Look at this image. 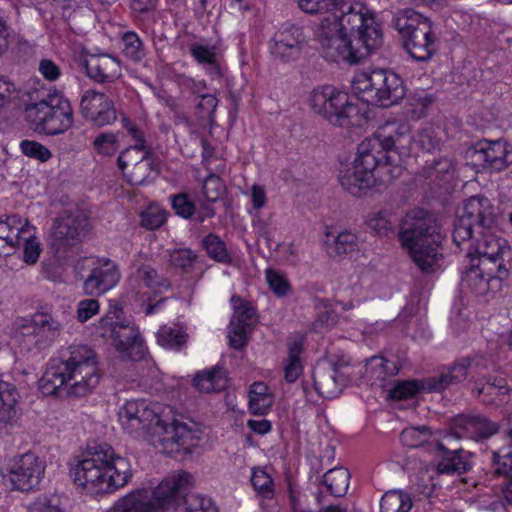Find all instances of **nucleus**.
Segmentation results:
<instances>
[{
  "label": "nucleus",
  "mask_w": 512,
  "mask_h": 512,
  "mask_svg": "<svg viewBox=\"0 0 512 512\" xmlns=\"http://www.w3.org/2000/svg\"><path fill=\"white\" fill-rule=\"evenodd\" d=\"M347 364L326 363L318 365L313 372L314 387L324 398L337 397L351 380Z\"/></svg>",
  "instance_id": "obj_20"
},
{
  "label": "nucleus",
  "mask_w": 512,
  "mask_h": 512,
  "mask_svg": "<svg viewBox=\"0 0 512 512\" xmlns=\"http://www.w3.org/2000/svg\"><path fill=\"white\" fill-rule=\"evenodd\" d=\"M350 473L346 468L338 467L330 469L323 475L321 484L326 487L330 495L343 497L348 490Z\"/></svg>",
  "instance_id": "obj_37"
},
{
  "label": "nucleus",
  "mask_w": 512,
  "mask_h": 512,
  "mask_svg": "<svg viewBox=\"0 0 512 512\" xmlns=\"http://www.w3.org/2000/svg\"><path fill=\"white\" fill-rule=\"evenodd\" d=\"M431 439L432 432L425 425L408 427L400 434L402 444L410 448H418L430 444Z\"/></svg>",
  "instance_id": "obj_47"
},
{
  "label": "nucleus",
  "mask_w": 512,
  "mask_h": 512,
  "mask_svg": "<svg viewBox=\"0 0 512 512\" xmlns=\"http://www.w3.org/2000/svg\"><path fill=\"white\" fill-rule=\"evenodd\" d=\"M144 154H152L151 149H140L138 146H129L125 148L117 158V166L119 170L122 173L128 171L131 167L142 160V158H144Z\"/></svg>",
  "instance_id": "obj_53"
},
{
  "label": "nucleus",
  "mask_w": 512,
  "mask_h": 512,
  "mask_svg": "<svg viewBox=\"0 0 512 512\" xmlns=\"http://www.w3.org/2000/svg\"><path fill=\"white\" fill-rule=\"evenodd\" d=\"M121 278L118 265L110 259H101L92 268L83 283L84 293L98 297L116 286Z\"/></svg>",
  "instance_id": "obj_22"
},
{
  "label": "nucleus",
  "mask_w": 512,
  "mask_h": 512,
  "mask_svg": "<svg viewBox=\"0 0 512 512\" xmlns=\"http://www.w3.org/2000/svg\"><path fill=\"white\" fill-rule=\"evenodd\" d=\"M118 418L126 433L134 437L146 434L159 436L165 447L175 444L188 450L197 446L203 435L200 425L194 421L174 419L166 423L144 400L127 401L119 409Z\"/></svg>",
  "instance_id": "obj_2"
},
{
  "label": "nucleus",
  "mask_w": 512,
  "mask_h": 512,
  "mask_svg": "<svg viewBox=\"0 0 512 512\" xmlns=\"http://www.w3.org/2000/svg\"><path fill=\"white\" fill-rule=\"evenodd\" d=\"M166 222L165 210L151 206L141 214V225L149 230H155Z\"/></svg>",
  "instance_id": "obj_64"
},
{
  "label": "nucleus",
  "mask_w": 512,
  "mask_h": 512,
  "mask_svg": "<svg viewBox=\"0 0 512 512\" xmlns=\"http://www.w3.org/2000/svg\"><path fill=\"white\" fill-rule=\"evenodd\" d=\"M273 399L263 382H255L249 390V409L252 414L265 415L272 406Z\"/></svg>",
  "instance_id": "obj_41"
},
{
  "label": "nucleus",
  "mask_w": 512,
  "mask_h": 512,
  "mask_svg": "<svg viewBox=\"0 0 512 512\" xmlns=\"http://www.w3.org/2000/svg\"><path fill=\"white\" fill-rule=\"evenodd\" d=\"M192 57L201 65L209 66V74L221 77L222 72L217 61V53L215 46H206L201 44H191L189 47Z\"/></svg>",
  "instance_id": "obj_43"
},
{
  "label": "nucleus",
  "mask_w": 512,
  "mask_h": 512,
  "mask_svg": "<svg viewBox=\"0 0 512 512\" xmlns=\"http://www.w3.org/2000/svg\"><path fill=\"white\" fill-rule=\"evenodd\" d=\"M28 220L19 215H8L3 219L0 217V253L5 249L19 248V239L21 237H30Z\"/></svg>",
  "instance_id": "obj_29"
},
{
  "label": "nucleus",
  "mask_w": 512,
  "mask_h": 512,
  "mask_svg": "<svg viewBox=\"0 0 512 512\" xmlns=\"http://www.w3.org/2000/svg\"><path fill=\"white\" fill-rule=\"evenodd\" d=\"M70 476L78 486L108 494L126 486L132 478V470L127 458L117 455L110 445L101 444L71 466Z\"/></svg>",
  "instance_id": "obj_3"
},
{
  "label": "nucleus",
  "mask_w": 512,
  "mask_h": 512,
  "mask_svg": "<svg viewBox=\"0 0 512 512\" xmlns=\"http://www.w3.org/2000/svg\"><path fill=\"white\" fill-rule=\"evenodd\" d=\"M202 193L209 202L218 201L224 193V185L215 174H210L203 182Z\"/></svg>",
  "instance_id": "obj_62"
},
{
  "label": "nucleus",
  "mask_w": 512,
  "mask_h": 512,
  "mask_svg": "<svg viewBox=\"0 0 512 512\" xmlns=\"http://www.w3.org/2000/svg\"><path fill=\"white\" fill-rule=\"evenodd\" d=\"M158 343L169 349L179 348L187 341V334L178 327L162 326L157 333Z\"/></svg>",
  "instance_id": "obj_50"
},
{
  "label": "nucleus",
  "mask_w": 512,
  "mask_h": 512,
  "mask_svg": "<svg viewBox=\"0 0 512 512\" xmlns=\"http://www.w3.org/2000/svg\"><path fill=\"white\" fill-rule=\"evenodd\" d=\"M326 251L332 257H341L345 254L353 252L357 247V236L349 231H343L334 235L332 233L326 234Z\"/></svg>",
  "instance_id": "obj_35"
},
{
  "label": "nucleus",
  "mask_w": 512,
  "mask_h": 512,
  "mask_svg": "<svg viewBox=\"0 0 512 512\" xmlns=\"http://www.w3.org/2000/svg\"><path fill=\"white\" fill-rule=\"evenodd\" d=\"M80 112L97 127L110 125L117 119L113 101L106 94L95 90L84 92L80 101Z\"/></svg>",
  "instance_id": "obj_21"
},
{
  "label": "nucleus",
  "mask_w": 512,
  "mask_h": 512,
  "mask_svg": "<svg viewBox=\"0 0 512 512\" xmlns=\"http://www.w3.org/2000/svg\"><path fill=\"white\" fill-rule=\"evenodd\" d=\"M412 506L410 495L402 490L386 492L380 502L381 512H409Z\"/></svg>",
  "instance_id": "obj_44"
},
{
  "label": "nucleus",
  "mask_w": 512,
  "mask_h": 512,
  "mask_svg": "<svg viewBox=\"0 0 512 512\" xmlns=\"http://www.w3.org/2000/svg\"><path fill=\"white\" fill-rule=\"evenodd\" d=\"M192 485L193 476L190 473H174L152 490L135 489L119 497L106 512H166Z\"/></svg>",
  "instance_id": "obj_6"
},
{
  "label": "nucleus",
  "mask_w": 512,
  "mask_h": 512,
  "mask_svg": "<svg viewBox=\"0 0 512 512\" xmlns=\"http://www.w3.org/2000/svg\"><path fill=\"white\" fill-rule=\"evenodd\" d=\"M413 143L424 151L433 152L439 149L441 141L436 137L431 127H425L420 129L417 134L413 136Z\"/></svg>",
  "instance_id": "obj_61"
},
{
  "label": "nucleus",
  "mask_w": 512,
  "mask_h": 512,
  "mask_svg": "<svg viewBox=\"0 0 512 512\" xmlns=\"http://www.w3.org/2000/svg\"><path fill=\"white\" fill-rule=\"evenodd\" d=\"M62 325L51 314L36 312L30 319H22L19 324V337L28 349L39 350L48 347L59 336Z\"/></svg>",
  "instance_id": "obj_16"
},
{
  "label": "nucleus",
  "mask_w": 512,
  "mask_h": 512,
  "mask_svg": "<svg viewBox=\"0 0 512 512\" xmlns=\"http://www.w3.org/2000/svg\"><path fill=\"white\" fill-rule=\"evenodd\" d=\"M430 22V19L412 8L398 10L392 21L393 26L404 40L415 33L421 25Z\"/></svg>",
  "instance_id": "obj_34"
},
{
  "label": "nucleus",
  "mask_w": 512,
  "mask_h": 512,
  "mask_svg": "<svg viewBox=\"0 0 512 512\" xmlns=\"http://www.w3.org/2000/svg\"><path fill=\"white\" fill-rule=\"evenodd\" d=\"M467 259L468 264L462 272L461 286L475 294L485 295L490 290L498 288L500 281L509 275V268L505 263L499 262L491 267L475 260L474 256Z\"/></svg>",
  "instance_id": "obj_15"
},
{
  "label": "nucleus",
  "mask_w": 512,
  "mask_h": 512,
  "mask_svg": "<svg viewBox=\"0 0 512 512\" xmlns=\"http://www.w3.org/2000/svg\"><path fill=\"white\" fill-rule=\"evenodd\" d=\"M197 254L189 248L175 249L169 252V264L176 268L187 271L193 267L197 260Z\"/></svg>",
  "instance_id": "obj_56"
},
{
  "label": "nucleus",
  "mask_w": 512,
  "mask_h": 512,
  "mask_svg": "<svg viewBox=\"0 0 512 512\" xmlns=\"http://www.w3.org/2000/svg\"><path fill=\"white\" fill-rule=\"evenodd\" d=\"M217 105L218 99L213 94H201L195 105L197 117L202 121L212 122Z\"/></svg>",
  "instance_id": "obj_59"
},
{
  "label": "nucleus",
  "mask_w": 512,
  "mask_h": 512,
  "mask_svg": "<svg viewBox=\"0 0 512 512\" xmlns=\"http://www.w3.org/2000/svg\"><path fill=\"white\" fill-rule=\"evenodd\" d=\"M153 169L152 154L145 155L142 160L131 167L128 171L123 172L124 177L127 178L128 182L132 185H141L149 177Z\"/></svg>",
  "instance_id": "obj_51"
},
{
  "label": "nucleus",
  "mask_w": 512,
  "mask_h": 512,
  "mask_svg": "<svg viewBox=\"0 0 512 512\" xmlns=\"http://www.w3.org/2000/svg\"><path fill=\"white\" fill-rule=\"evenodd\" d=\"M44 472V463L33 453L15 457L8 468V476L13 487L21 491H30L37 487Z\"/></svg>",
  "instance_id": "obj_19"
},
{
  "label": "nucleus",
  "mask_w": 512,
  "mask_h": 512,
  "mask_svg": "<svg viewBox=\"0 0 512 512\" xmlns=\"http://www.w3.org/2000/svg\"><path fill=\"white\" fill-rule=\"evenodd\" d=\"M477 393L485 404H495L503 402V396L510 392L507 381L502 377L484 376L476 381Z\"/></svg>",
  "instance_id": "obj_32"
},
{
  "label": "nucleus",
  "mask_w": 512,
  "mask_h": 512,
  "mask_svg": "<svg viewBox=\"0 0 512 512\" xmlns=\"http://www.w3.org/2000/svg\"><path fill=\"white\" fill-rule=\"evenodd\" d=\"M399 240L423 273L431 274L440 268L444 234L434 214L424 209L409 211L401 222Z\"/></svg>",
  "instance_id": "obj_4"
},
{
  "label": "nucleus",
  "mask_w": 512,
  "mask_h": 512,
  "mask_svg": "<svg viewBox=\"0 0 512 512\" xmlns=\"http://www.w3.org/2000/svg\"><path fill=\"white\" fill-rule=\"evenodd\" d=\"M309 103L315 113L334 126L349 127L360 121V109L350 96L333 86H321L313 89Z\"/></svg>",
  "instance_id": "obj_10"
},
{
  "label": "nucleus",
  "mask_w": 512,
  "mask_h": 512,
  "mask_svg": "<svg viewBox=\"0 0 512 512\" xmlns=\"http://www.w3.org/2000/svg\"><path fill=\"white\" fill-rule=\"evenodd\" d=\"M170 202L175 214L184 219H190L196 212V203L187 193L171 195Z\"/></svg>",
  "instance_id": "obj_57"
},
{
  "label": "nucleus",
  "mask_w": 512,
  "mask_h": 512,
  "mask_svg": "<svg viewBox=\"0 0 512 512\" xmlns=\"http://www.w3.org/2000/svg\"><path fill=\"white\" fill-rule=\"evenodd\" d=\"M118 133L104 132L95 137L93 148L99 155L112 156L119 149Z\"/></svg>",
  "instance_id": "obj_54"
},
{
  "label": "nucleus",
  "mask_w": 512,
  "mask_h": 512,
  "mask_svg": "<svg viewBox=\"0 0 512 512\" xmlns=\"http://www.w3.org/2000/svg\"><path fill=\"white\" fill-rule=\"evenodd\" d=\"M231 301L235 307L231 323L241 325L245 328H251L257 320L254 307L247 302H243L239 296H233Z\"/></svg>",
  "instance_id": "obj_49"
},
{
  "label": "nucleus",
  "mask_w": 512,
  "mask_h": 512,
  "mask_svg": "<svg viewBox=\"0 0 512 512\" xmlns=\"http://www.w3.org/2000/svg\"><path fill=\"white\" fill-rule=\"evenodd\" d=\"M408 101L411 107V115L416 119H420L426 115L427 109L433 103L434 99L432 95L422 90L410 95Z\"/></svg>",
  "instance_id": "obj_58"
},
{
  "label": "nucleus",
  "mask_w": 512,
  "mask_h": 512,
  "mask_svg": "<svg viewBox=\"0 0 512 512\" xmlns=\"http://www.w3.org/2000/svg\"><path fill=\"white\" fill-rule=\"evenodd\" d=\"M455 173V161L447 157L435 159L426 168V177L440 186L450 183L454 179Z\"/></svg>",
  "instance_id": "obj_36"
},
{
  "label": "nucleus",
  "mask_w": 512,
  "mask_h": 512,
  "mask_svg": "<svg viewBox=\"0 0 512 512\" xmlns=\"http://www.w3.org/2000/svg\"><path fill=\"white\" fill-rule=\"evenodd\" d=\"M98 329L101 337L111 340L122 358L138 361L144 357L146 348L135 325L102 318Z\"/></svg>",
  "instance_id": "obj_14"
},
{
  "label": "nucleus",
  "mask_w": 512,
  "mask_h": 512,
  "mask_svg": "<svg viewBox=\"0 0 512 512\" xmlns=\"http://www.w3.org/2000/svg\"><path fill=\"white\" fill-rule=\"evenodd\" d=\"M453 434L458 437H466L474 440L488 439L499 431L496 422L480 415L461 414L453 420Z\"/></svg>",
  "instance_id": "obj_24"
},
{
  "label": "nucleus",
  "mask_w": 512,
  "mask_h": 512,
  "mask_svg": "<svg viewBox=\"0 0 512 512\" xmlns=\"http://www.w3.org/2000/svg\"><path fill=\"white\" fill-rule=\"evenodd\" d=\"M27 230L29 231L30 237H21V239H19V248H24V262L27 264H35L40 256L41 248L34 236V227L28 223Z\"/></svg>",
  "instance_id": "obj_55"
},
{
  "label": "nucleus",
  "mask_w": 512,
  "mask_h": 512,
  "mask_svg": "<svg viewBox=\"0 0 512 512\" xmlns=\"http://www.w3.org/2000/svg\"><path fill=\"white\" fill-rule=\"evenodd\" d=\"M306 46L303 29L293 23L282 24L269 41V50L274 59L283 63L298 60Z\"/></svg>",
  "instance_id": "obj_17"
},
{
  "label": "nucleus",
  "mask_w": 512,
  "mask_h": 512,
  "mask_svg": "<svg viewBox=\"0 0 512 512\" xmlns=\"http://www.w3.org/2000/svg\"><path fill=\"white\" fill-rule=\"evenodd\" d=\"M423 380L401 381L389 390V398L392 400H404L413 397L419 391H426Z\"/></svg>",
  "instance_id": "obj_52"
},
{
  "label": "nucleus",
  "mask_w": 512,
  "mask_h": 512,
  "mask_svg": "<svg viewBox=\"0 0 512 512\" xmlns=\"http://www.w3.org/2000/svg\"><path fill=\"white\" fill-rule=\"evenodd\" d=\"M85 69L88 77L98 83L114 82L121 75L120 61L109 54L90 55Z\"/></svg>",
  "instance_id": "obj_27"
},
{
  "label": "nucleus",
  "mask_w": 512,
  "mask_h": 512,
  "mask_svg": "<svg viewBox=\"0 0 512 512\" xmlns=\"http://www.w3.org/2000/svg\"><path fill=\"white\" fill-rule=\"evenodd\" d=\"M435 450L439 453L437 471L441 474H463L470 470V453L463 449L449 450L442 443L435 442Z\"/></svg>",
  "instance_id": "obj_30"
},
{
  "label": "nucleus",
  "mask_w": 512,
  "mask_h": 512,
  "mask_svg": "<svg viewBox=\"0 0 512 512\" xmlns=\"http://www.w3.org/2000/svg\"><path fill=\"white\" fill-rule=\"evenodd\" d=\"M492 467L496 475L504 477L507 482L512 481V451L505 454L493 452Z\"/></svg>",
  "instance_id": "obj_60"
},
{
  "label": "nucleus",
  "mask_w": 512,
  "mask_h": 512,
  "mask_svg": "<svg viewBox=\"0 0 512 512\" xmlns=\"http://www.w3.org/2000/svg\"><path fill=\"white\" fill-rule=\"evenodd\" d=\"M472 153L473 158L484 168L493 171H501L512 163V152L508 149L507 143L502 140L480 141Z\"/></svg>",
  "instance_id": "obj_23"
},
{
  "label": "nucleus",
  "mask_w": 512,
  "mask_h": 512,
  "mask_svg": "<svg viewBox=\"0 0 512 512\" xmlns=\"http://www.w3.org/2000/svg\"><path fill=\"white\" fill-rule=\"evenodd\" d=\"M88 230V219L83 215H67L56 219L51 232V249L58 255H64L82 241Z\"/></svg>",
  "instance_id": "obj_18"
},
{
  "label": "nucleus",
  "mask_w": 512,
  "mask_h": 512,
  "mask_svg": "<svg viewBox=\"0 0 512 512\" xmlns=\"http://www.w3.org/2000/svg\"><path fill=\"white\" fill-rule=\"evenodd\" d=\"M140 282H142L145 287L150 288L155 292H162L170 288L169 280L159 274L158 271L150 264L140 265L129 278V284L131 287L136 288L135 284Z\"/></svg>",
  "instance_id": "obj_33"
},
{
  "label": "nucleus",
  "mask_w": 512,
  "mask_h": 512,
  "mask_svg": "<svg viewBox=\"0 0 512 512\" xmlns=\"http://www.w3.org/2000/svg\"><path fill=\"white\" fill-rule=\"evenodd\" d=\"M201 248L210 259L217 263L226 265L232 263V255L225 242L215 233H209L202 239Z\"/></svg>",
  "instance_id": "obj_38"
},
{
  "label": "nucleus",
  "mask_w": 512,
  "mask_h": 512,
  "mask_svg": "<svg viewBox=\"0 0 512 512\" xmlns=\"http://www.w3.org/2000/svg\"><path fill=\"white\" fill-rule=\"evenodd\" d=\"M18 399L15 386L0 380V422H9L15 417Z\"/></svg>",
  "instance_id": "obj_39"
},
{
  "label": "nucleus",
  "mask_w": 512,
  "mask_h": 512,
  "mask_svg": "<svg viewBox=\"0 0 512 512\" xmlns=\"http://www.w3.org/2000/svg\"><path fill=\"white\" fill-rule=\"evenodd\" d=\"M194 386L204 393L220 391L226 386V379L222 369L213 367L210 370L199 372L194 378Z\"/></svg>",
  "instance_id": "obj_42"
},
{
  "label": "nucleus",
  "mask_w": 512,
  "mask_h": 512,
  "mask_svg": "<svg viewBox=\"0 0 512 512\" xmlns=\"http://www.w3.org/2000/svg\"><path fill=\"white\" fill-rule=\"evenodd\" d=\"M369 149V143H360L353 165L339 174L341 186L354 196H361L377 182H384V176L390 172Z\"/></svg>",
  "instance_id": "obj_12"
},
{
  "label": "nucleus",
  "mask_w": 512,
  "mask_h": 512,
  "mask_svg": "<svg viewBox=\"0 0 512 512\" xmlns=\"http://www.w3.org/2000/svg\"><path fill=\"white\" fill-rule=\"evenodd\" d=\"M494 222V210L490 200L484 196H473L464 202L452 231L454 244L466 250V258L474 256L473 228L489 229Z\"/></svg>",
  "instance_id": "obj_11"
},
{
  "label": "nucleus",
  "mask_w": 512,
  "mask_h": 512,
  "mask_svg": "<svg viewBox=\"0 0 512 512\" xmlns=\"http://www.w3.org/2000/svg\"><path fill=\"white\" fill-rule=\"evenodd\" d=\"M469 364V360L463 357L444 369L438 376L426 378L424 385L427 392H442L450 385L464 381L468 376Z\"/></svg>",
  "instance_id": "obj_28"
},
{
  "label": "nucleus",
  "mask_w": 512,
  "mask_h": 512,
  "mask_svg": "<svg viewBox=\"0 0 512 512\" xmlns=\"http://www.w3.org/2000/svg\"><path fill=\"white\" fill-rule=\"evenodd\" d=\"M266 279L270 289L278 297L286 296L291 290V286L286 277L276 270L267 269Z\"/></svg>",
  "instance_id": "obj_63"
},
{
  "label": "nucleus",
  "mask_w": 512,
  "mask_h": 512,
  "mask_svg": "<svg viewBox=\"0 0 512 512\" xmlns=\"http://www.w3.org/2000/svg\"><path fill=\"white\" fill-rule=\"evenodd\" d=\"M398 372L397 363L383 356H373L365 364V377L371 385L384 386L386 380L394 377Z\"/></svg>",
  "instance_id": "obj_31"
},
{
  "label": "nucleus",
  "mask_w": 512,
  "mask_h": 512,
  "mask_svg": "<svg viewBox=\"0 0 512 512\" xmlns=\"http://www.w3.org/2000/svg\"><path fill=\"white\" fill-rule=\"evenodd\" d=\"M299 8L309 14L329 13L330 27L344 35L352 37L357 44L364 43L368 30L377 32V48L382 43V31L374 17L368 15L361 3L349 0H297Z\"/></svg>",
  "instance_id": "obj_5"
},
{
  "label": "nucleus",
  "mask_w": 512,
  "mask_h": 512,
  "mask_svg": "<svg viewBox=\"0 0 512 512\" xmlns=\"http://www.w3.org/2000/svg\"><path fill=\"white\" fill-rule=\"evenodd\" d=\"M24 117L29 127L49 136L63 134L74 122L70 101L59 92L48 93L36 102L28 103Z\"/></svg>",
  "instance_id": "obj_7"
},
{
  "label": "nucleus",
  "mask_w": 512,
  "mask_h": 512,
  "mask_svg": "<svg viewBox=\"0 0 512 512\" xmlns=\"http://www.w3.org/2000/svg\"><path fill=\"white\" fill-rule=\"evenodd\" d=\"M411 132L412 127L407 121H386L378 127L372 137L363 140L361 143H369V151L390 170V165L394 162L389 154L392 150L400 156L409 155L413 144Z\"/></svg>",
  "instance_id": "obj_13"
},
{
  "label": "nucleus",
  "mask_w": 512,
  "mask_h": 512,
  "mask_svg": "<svg viewBox=\"0 0 512 512\" xmlns=\"http://www.w3.org/2000/svg\"><path fill=\"white\" fill-rule=\"evenodd\" d=\"M120 40L121 51L126 58L134 62H140L145 58V45L136 32L126 31L121 35Z\"/></svg>",
  "instance_id": "obj_45"
},
{
  "label": "nucleus",
  "mask_w": 512,
  "mask_h": 512,
  "mask_svg": "<svg viewBox=\"0 0 512 512\" xmlns=\"http://www.w3.org/2000/svg\"><path fill=\"white\" fill-rule=\"evenodd\" d=\"M250 481L257 496L262 500L274 498V480L264 469L253 468Z\"/></svg>",
  "instance_id": "obj_46"
},
{
  "label": "nucleus",
  "mask_w": 512,
  "mask_h": 512,
  "mask_svg": "<svg viewBox=\"0 0 512 512\" xmlns=\"http://www.w3.org/2000/svg\"><path fill=\"white\" fill-rule=\"evenodd\" d=\"M290 504L295 512H318L316 508H321L325 502V496L321 489L316 493H290Z\"/></svg>",
  "instance_id": "obj_40"
},
{
  "label": "nucleus",
  "mask_w": 512,
  "mask_h": 512,
  "mask_svg": "<svg viewBox=\"0 0 512 512\" xmlns=\"http://www.w3.org/2000/svg\"><path fill=\"white\" fill-rule=\"evenodd\" d=\"M368 31L370 32L367 35L368 39H365L364 43L357 44L354 38L333 31L330 27V18H325L320 23L317 36L327 60L354 64L366 58L377 48V32L371 28Z\"/></svg>",
  "instance_id": "obj_9"
},
{
  "label": "nucleus",
  "mask_w": 512,
  "mask_h": 512,
  "mask_svg": "<svg viewBox=\"0 0 512 512\" xmlns=\"http://www.w3.org/2000/svg\"><path fill=\"white\" fill-rule=\"evenodd\" d=\"M473 252L475 260L491 267L504 263L505 257L511 254L507 240L488 231L482 232Z\"/></svg>",
  "instance_id": "obj_25"
},
{
  "label": "nucleus",
  "mask_w": 512,
  "mask_h": 512,
  "mask_svg": "<svg viewBox=\"0 0 512 512\" xmlns=\"http://www.w3.org/2000/svg\"><path fill=\"white\" fill-rule=\"evenodd\" d=\"M303 349L302 340H295L289 344L288 359L285 365V379L289 383L295 382L302 373L300 354Z\"/></svg>",
  "instance_id": "obj_48"
},
{
  "label": "nucleus",
  "mask_w": 512,
  "mask_h": 512,
  "mask_svg": "<svg viewBox=\"0 0 512 512\" xmlns=\"http://www.w3.org/2000/svg\"><path fill=\"white\" fill-rule=\"evenodd\" d=\"M404 47L410 56L417 61L430 59L437 51L432 22L421 25L415 33L406 38Z\"/></svg>",
  "instance_id": "obj_26"
},
{
  "label": "nucleus",
  "mask_w": 512,
  "mask_h": 512,
  "mask_svg": "<svg viewBox=\"0 0 512 512\" xmlns=\"http://www.w3.org/2000/svg\"><path fill=\"white\" fill-rule=\"evenodd\" d=\"M100 380L96 352L87 345H70L50 365L40 380L46 394H56L64 387L67 394L82 397L91 392Z\"/></svg>",
  "instance_id": "obj_1"
},
{
  "label": "nucleus",
  "mask_w": 512,
  "mask_h": 512,
  "mask_svg": "<svg viewBox=\"0 0 512 512\" xmlns=\"http://www.w3.org/2000/svg\"><path fill=\"white\" fill-rule=\"evenodd\" d=\"M352 89L363 101L381 107L399 103L406 94L402 78L384 69L356 74L352 80Z\"/></svg>",
  "instance_id": "obj_8"
}]
</instances>
